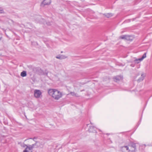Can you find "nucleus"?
Returning <instances> with one entry per match:
<instances>
[{
	"label": "nucleus",
	"instance_id": "25",
	"mask_svg": "<svg viewBox=\"0 0 152 152\" xmlns=\"http://www.w3.org/2000/svg\"><path fill=\"white\" fill-rule=\"evenodd\" d=\"M134 61L136 62L137 63V62L138 61H139V60H136V59L135 60H134Z\"/></svg>",
	"mask_w": 152,
	"mask_h": 152
},
{
	"label": "nucleus",
	"instance_id": "26",
	"mask_svg": "<svg viewBox=\"0 0 152 152\" xmlns=\"http://www.w3.org/2000/svg\"><path fill=\"white\" fill-rule=\"evenodd\" d=\"M131 66H132V67H134V65H132V64H131Z\"/></svg>",
	"mask_w": 152,
	"mask_h": 152
},
{
	"label": "nucleus",
	"instance_id": "1",
	"mask_svg": "<svg viewBox=\"0 0 152 152\" xmlns=\"http://www.w3.org/2000/svg\"><path fill=\"white\" fill-rule=\"evenodd\" d=\"M48 93L49 95L56 100H58L62 96V94L60 91L55 89H48Z\"/></svg>",
	"mask_w": 152,
	"mask_h": 152
},
{
	"label": "nucleus",
	"instance_id": "15",
	"mask_svg": "<svg viewBox=\"0 0 152 152\" xmlns=\"http://www.w3.org/2000/svg\"><path fill=\"white\" fill-rule=\"evenodd\" d=\"M70 94L73 96H75L76 97H78L79 96L78 94L75 93L74 92H71L70 93Z\"/></svg>",
	"mask_w": 152,
	"mask_h": 152
},
{
	"label": "nucleus",
	"instance_id": "11",
	"mask_svg": "<svg viewBox=\"0 0 152 152\" xmlns=\"http://www.w3.org/2000/svg\"><path fill=\"white\" fill-rule=\"evenodd\" d=\"M145 76V75H144V74H142L141 77L137 80V82H140L141 81H142L144 79Z\"/></svg>",
	"mask_w": 152,
	"mask_h": 152
},
{
	"label": "nucleus",
	"instance_id": "5",
	"mask_svg": "<svg viewBox=\"0 0 152 152\" xmlns=\"http://www.w3.org/2000/svg\"><path fill=\"white\" fill-rule=\"evenodd\" d=\"M36 146L35 147L36 148H42L44 145V143L42 142H36Z\"/></svg>",
	"mask_w": 152,
	"mask_h": 152
},
{
	"label": "nucleus",
	"instance_id": "4",
	"mask_svg": "<svg viewBox=\"0 0 152 152\" xmlns=\"http://www.w3.org/2000/svg\"><path fill=\"white\" fill-rule=\"evenodd\" d=\"M34 95L35 98H39L42 96V92L40 90H35L34 91Z\"/></svg>",
	"mask_w": 152,
	"mask_h": 152
},
{
	"label": "nucleus",
	"instance_id": "23",
	"mask_svg": "<svg viewBox=\"0 0 152 152\" xmlns=\"http://www.w3.org/2000/svg\"><path fill=\"white\" fill-rule=\"evenodd\" d=\"M31 139H32L33 140H34L35 139H37V138L36 137H34L33 138H31Z\"/></svg>",
	"mask_w": 152,
	"mask_h": 152
},
{
	"label": "nucleus",
	"instance_id": "3",
	"mask_svg": "<svg viewBox=\"0 0 152 152\" xmlns=\"http://www.w3.org/2000/svg\"><path fill=\"white\" fill-rule=\"evenodd\" d=\"M51 2V0H43L41 3L40 6L43 7L46 5H50Z\"/></svg>",
	"mask_w": 152,
	"mask_h": 152
},
{
	"label": "nucleus",
	"instance_id": "16",
	"mask_svg": "<svg viewBox=\"0 0 152 152\" xmlns=\"http://www.w3.org/2000/svg\"><path fill=\"white\" fill-rule=\"evenodd\" d=\"M26 148H27L28 149L31 150L33 149V147L31 145H28V146H27V147Z\"/></svg>",
	"mask_w": 152,
	"mask_h": 152
},
{
	"label": "nucleus",
	"instance_id": "10",
	"mask_svg": "<svg viewBox=\"0 0 152 152\" xmlns=\"http://www.w3.org/2000/svg\"><path fill=\"white\" fill-rule=\"evenodd\" d=\"M42 72L43 71L39 67H36V72L35 73L39 74L40 73H42Z\"/></svg>",
	"mask_w": 152,
	"mask_h": 152
},
{
	"label": "nucleus",
	"instance_id": "19",
	"mask_svg": "<svg viewBox=\"0 0 152 152\" xmlns=\"http://www.w3.org/2000/svg\"><path fill=\"white\" fill-rule=\"evenodd\" d=\"M31 145L32 146V147H33V148H35V147L36 146V143L35 142V143L34 144H33L32 145Z\"/></svg>",
	"mask_w": 152,
	"mask_h": 152
},
{
	"label": "nucleus",
	"instance_id": "17",
	"mask_svg": "<svg viewBox=\"0 0 152 152\" xmlns=\"http://www.w3.org/2000/svg\"><path fill=\"white\" fill-rule=\"evenodd\" d=\"M28 67L29 68V69L32 70V71H33V70L34 68V67L31 66H29Z\"/></svg>",
	"mask_w": 152,
	"mask_h": 152
},
{
	"label": "nucleus",
	"instance_id": "14",
	"mask_svg": "<svg viewBox=\"0 0 152 152\" xmlns=\"http://www.w3.org/2000/svg\"><path fill=\"white\" fill-rule=\"evenodd\" d=\"M113 15L111 13H108L106 14H105V16L107 18H110L113 16Z\"/></svg>",
	"mask_w": 152,
	"mask_h": 152
},
{
	"label": "nucleus",
	"instance_id": "21",
	"mask_svg": "<svg viewBox=\"0 0 152 152\" xmlns=\"http://www.w3.org/2000/svg\"><path fill=\"white\" fill-rule=\"evenodd\" d=\"M4 12L3 9H0V13H4Z\"/></svg>",
	"mask_w": 152,
	"mask_h": 152
},
{
	"label": "nucleus",
	"instance_id": "9",
	"mask_svg": "<svg viewBox=\"0 0 152 152\" xmlns=\"http://www.w3.org/2000/svg\"><path fill=\"white\" fill-rule=\"evenodd\" d=\"M146 53H145L143 54V55H142V57H141V58H138V59H136V60H139V61H138L137 62V63H139L140 61H142V60L144 58H145L146 57Z\"/></svg>",
	"mask_w": 152,
	"mask_h": 152
},
{
	"label": "nucleus",
	"instance_id": "13",
	"mask_svg": "<svg viewBox=\"0 0 152 152\" xmlns=\"http://www.w3.org/2000/svg\"><path fill=\"white\" fill-rule=\"evenodd\" d=\"M26 72L25 71H23L21 73L20 75L22 77H25L26 76Z\"/></svg>",
	"mask_w": 152,
	"mask_h": 152
},
{
	"label": "nucleus",
	"instance_id": "24",
	"mask_svg": "<svg viewBox=\"0 0 152 152\" xmlns=\"http://www.w3.org/2000/svg\"><path fill=\"white\" fill-rule=\"evenodd\" d=\"M27 146H28V145L24 144V145H23V147H27Z\"/></svg>",
	"mask_w": 152,
	"mask_h": 152
},
{
	"label": "nucleus",
	"instance_id": "20",
	"mask_svg": "<svg viewBox=\"0 0 152 152\" xmlns=\"http://www.w3.org/2000/svg\"><path fill=\"white\" fill-rule=\"evenodd\" d=\"M28 150V149H27V148H26L23 151V152H29ZM30 152H32V151H31Z\"/></svg>",
	"mask_w": 152,
	"mask_h": 152
},
{
	"label": "nucleus",
	"instance_id": "27",
	"mask_svg": "<svg viewBox=\"0 0 152 152\" xmlns=\"http://www.w3.org/2000/svg\"><path fill=\"white\" fill-rule=\"evenodd\" d=\"M63 53V52L62 51H61V53Z\"/></svg>",
	"mask_w": 152,
	"mask_h": 152
},
{
	"label": "nucleus",
	"instance_id": "2",
	"mask_svg": "<svg viewBox=\"0 0 152 152\" xmlns=\"http://www.w3.org/2000/svg\"><path fill=\"white\" fill-rule=\"evenodd\" d=\"M130 148L129 149V147L127 146H122L121 147L122 150L124 148H125L126 150L128 151V152H135L136 149V144L135 143H132L131 145H129Z\"/></svg>",
	"mask_w": 152,
	"mask_h": 152
},
{
	"label": "nucleus",
	"instance_id": "7",
	"mask_svg": "<svg viewBox=\"0 0 152 152\" xmlns=\"http://www.w3.org/2000/svg\"><path fill=\"white\" fill-rule=\"evenodd\" d=\"M88 131L90 132L96 133V128L94 126H90Z\"/></svg>",
	"mask_w": 152,
	"mask_h": 152
},
{
	"label": "nucleus",
	"instance_id": "6",
	"mask_svg": "<svg viewBox=\"0 0 152 152\" xmlns=\"http://www.w3.org/2000/svg\"><path fill=\"white\" fill-rule=\"evenodd\" d=\"M131 36L129 35H123L120 37V39H125L128 41H132V39H131Z\"/></svg>",
	"mask_w": 152,
	"mask_h": 152
},
{
	"label": "nucleus",
	"instance_id": "22",
	"mask_svg": "<svg viewBox=\"0 0 152 152\" xmlns=\"http://www.w3.org/2000/svg\"><path fill=\"white\" fill-rule=\"evenodd\" d=\"M36 72V67H34V68L33 70V72H34V73H35V72Z\"/></svg>",
	"mask_w": 152,
	"mask_h": 152
},
{
	"label": "nucleus",
	"instance_id": "12",
	"mask_svg": "<svg viewBox=\"0 0 152 152\" xmlns=\"http://www.w3.org/2000/svg\"><path fill=\"white\" fill-rule=\"evenodd\" d=\"M57 58L61 59H65L67 58L64 55H58L56 57Z\"/></svg>",
	"mask_w": 152,
	"mask_h": 152
},
{
	"label": "nucleus",
	"instance_id": "18",
	"mask_svg": "<svg viewBox=\"0 0 152 152\" xmlns=\"http://www.w3.org/2000/svg\"><path fill=\"white\" fill-rule=\"evenodd\" d=\"M28 67L29 68V69L32 70V71H33V70L34 68V67L31 66H29Z\"/></svg>",
	"mask_w": 152,
	"mask_h": 152
},
{
	"label": "nucleus",
	"instance_id": "8",
	"mask_svg": "<svg viewBox=\"0 0 152 152\" xmlns=\"http://www.w3.org/2000/svg\"><path fill=\"white\" fill-rule=\"evenodd\" d=\"M122 79V77L121 76H117L114 77L113 78L114 81L115 82H117L120 81Z\"/></svg>",
	"mask_w": 152,
	"mask_h": 152
}]
</instances>
